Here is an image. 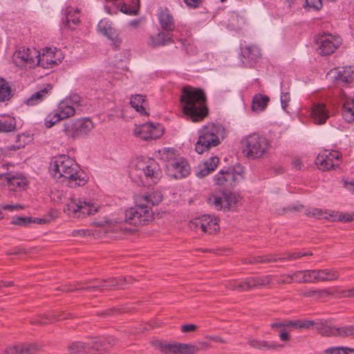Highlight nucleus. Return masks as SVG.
<instances>
[{"label":"nucleus","mask_w":354,"mask_h":354,"mask_svg":"<svg viewBox=\"0 0 354 354\" xmlns=\"http://www.w3.org/2000/svg\"><path fill=\"white\" fill-rule=\"evenodd\" d=\"M241 174L235 172L233 169L221 170L214 178V184L223 187L225 190L232 189L236 185V182L242 179Z\"/></svg>","instance_id":"nucleus-14"},{"label":"nucleus","mask_w":354,"mask_h":354,"mask_svg":"<svg viewBox=\"0 0 354 354\" xmlns=\"http://www.w3.org/2000/svg\"><path fill=\"white\" fill-rule=\"evenodd\" d=\"M306 6L309 8L318 10L322 8V3L321 0H306Z\"/></svg>","instance_id":"nucleus-58"},{"label":"nucleus","mask_w":354,"mask_h":354,"mask_svg":"<svg viewBox=\"0 0 354 354\" xmlns=\"http://www.w3.org/2000/svg\"><path fill=\"white\" fill-rule=\"evenodd\" d=\"M330 214H333V218L330 219L333 221H339L342 222H350L353 220V217L349 214L339 213L335 212H331Z\"/></svg>","instance_id":"nucleus-51"},{"label":"nucleus","mask_w":354,"mask_h":354,"mask_svg":"<svg viewBox=\"0 0 354 354\" xmlns=\"http://www.w3.org/2000/svg\"><path fill=\"white\" fill-rule=\"evenodd\" d=\"M167 32H159L154 37H151L148 43L149 46L153 48L165 46L169 43H172V36Z\"/></svg>","instance_id":"nucleus-28"},{"label":"nucleus","mask_w":354,"mask_h":354,"mask_svg":"<svg viewBox=\"0 0 354 354\" xmlns=\"http://www.w3.org/2000/svg\"><path fill=\"white\" fill-rule=\"evenodd\" d=\"M204 91L187 86L183 88L180 96L183 113L194 122L202 121L208 114Z\"/></svg>","instance_id":"nucleus-2"},{"label":"nucleus","mask_w":354,"mask_h":354,"mask_svg":"<svg viewBox=\"0 0 354 354\" xmlns=\"http://www.w3.org/2000/svg\"><path fill=\"white\" fill-rule=\"evenodd\" d=\"M295 282L301 283H315L314 270H297L293 272Z\"/></svg>","instance_id":"nucleus-29"},{"label":"nucleus","mask_w":354,"mask_h":354,"mask_svg":"<svg viewBox=\"0 0 354 354\" xmlns=\"http://www.w3.org/2000/svg\"><path fill=\"white\" fill-rule=\"evenodd\" d=\"M54 319H56V315L50 316L46 313L32 317L30 323L32 325L44 326L54 322Z\"/></svg>","instance_id":"nucleus-38"},{"label":"nucleus","mask_w":354,"mask_h":354,"mask_svg":"<svg viewBox=\"0 0 354 354\" xmlns=\"http://www.w3.org/2000/svg\"><path fill=\"white\" fill-rule=\"evenodd\" d=\"M50 170L55 178H62L71 187L83 186L87 182L85 174L76 162L65 155L55 158L50 164Z\"/></svg>","instance_id":"nucleus-3"},{"label":"nucleus","mask_w":354,"mask_h":354,"mask_svg":"<svg viewBox=\"0 0 354 354\" xmlns=\"http://www.w3.org/2000/svg\"><path fill=\"white\" fill-rule=\"evenodd\" d=\"M337 337H348L354 335V325L337 327Z\"/></svg>","instance_id":"nucleus-47"},{"label":"nucleus","mask_w":354,"mask_h":354,"mask_svg":"<svg viewBox=\"0 0 354 354\" xmlns=\"http://www.w3.org/2000/svg\"><path fill=\"white\" fill-rule=\"evenodd\" d=\"M145 103V96L142 95H133L130 101L131 106L134 108L138 112H140L142 115H147L148 113L145 111L144 108Z\"/></svg>","instance_id":"nucleus-40"},{"label":"nucleus","mask_w":354,"mask_h":354,"mask_svg":"<svg viewBox=\"0 0 354 354\" xmlns=\"http://www.w3.org/2000/svg\"><path fill=\"white\" fill-rule=\"evenodd\" d=\"M178 346V354H196L199 348L192 344H179Z\"/></svg>","instance_id":"nucleus-49"},{"label":"nucleus","mask_w":354,"mask_h":354,"mask_svg":"<svg viewBox=\"0 0 354 354\" xmlns=\"http://www.w3.org/2000/svg\"><path fill=\"white\" fill-rule=\"evenodd\" d=\"M219 162L217 156H213L207 161L204 162L203 165L199 166V171L196 173V176L203 178L208 175L211 171H214Z\"/></svg>","instance_id":"nucleus-27"},{"label":"nucleus","mask_w":354,"mask_h":354,"mask_svg":"<svg viewBox=\"0 0 354 354\" xmlns=\"http://www.w3.org/2000/svg\"><path fill=\"white\" fill-rule=\"evenodd\" d=\"M311 117L315 124H324L329 118L328 111L326 105L322 103L314 104L312 108Z\"/></svg>","instance_id":"nucleus-22"},{"label":"nucleus","mask_w":354,"mask_h":354,"mask_svg":"<svg viewBox=\"0 0 354 354\" xmlns=\"http://www.w3.org/2000/svg\"><path fill=\"white\" fill-rule=\"evenodd\" d=\"M156 347H158L163 354H178V344H171L156 341L153 343Z\"/></svg>","instance_id":"nucleus-41"},{"label":"nucleus","mask_w":354,"mask_h":354,"mask_svg":"<svg viewBox=\"0 0 354 354\" xmlns=\"http://www.w3.org/2000/svg\"><path fill=\"white\" fill-rule=\"evenodd\" d=\"M248 344L251 346L257 349H274L278 347L275 344H270L267 341L251 339L248 341Z\"/></svg>","instance_id":"nucleus-43"},{"label":"nucleus","mask_w":354,"mask_h":354,"mask_svg":"<svg viewBox=\"0 0 354 354\" xmlns=\"http://www.w3.org/2000/svg\"><path fill=\"white\" fill-rule=\"evenodd\" d=\"M245 263L254 264L257 263H266L278 261L276 254H266L263 256L250 257L245 259L243 261Z\"/></svg>","instance_id":"nucleus-36"},{"label":"nucleus","mask_w":354,"mask_h":354,"mask_svg":"<svg viewBox=\"0 0 354 354\" xmlns=\"http://www.w3.org/2000/svg\"><path fill=\"white\" fill-rule=\"evenodd\" d=\"M243 153L248 158L257 159L266 153L268 147V140L257 133H252L241 140Z\"/></svg>","instance_id":"nucleus-6"},{"label":"nucleus","mask_w":354,"mask_h":354,"mask_svg":"<svg viewBox=\"0 0 354 354\" xmlns=\"http://www.w3.org/2000/svg\"><path fill=\"white\" fill-rule=\"evenodd\" d=\"M12 95V91L8 82L0 78V102L8 100Z\"/></svg>","instance_id":"nucleus-44"},{"label":"nucleus","mask_w":354,"mask_h":354,"mask_svg":"<svg viewBox=\"0 0 354 354\" xmlns=\"http://www.w3.org/2000/svg\"><path fill=\"white\" fill-rule=\"evenodd\" d=\"M75 109L72 106L66 105V103L62 102L58 106L57 111L55 112L62 120L73 116L75 114Z\"/></svg>","instance_id":"nucleus-42"},{"label":"nucleus","mask_w":354,"mask_h":354,"mask_svg":"<svg viewBox=\"0 0 354 354\" xmlns=\"http://www.w3.org/2000/svg\"><path fill=\"white\" fill-rule=\"evenodd\" d=\"M242 55L251 62H256L261 57L260 50L255 46H245L242 50Z\"/></svg>","instance_id":"nucleus-37"},{"label":"nucleus","mask_w":354,"mask_h":354,"mask_svg":"<svg viewBox=\"0 0 354 354\" xmlns=\"http://www.w3.org/2000/svg\"><path fill=\"white\" fill-rule=\"evenodd\" d=\"M52 88L53 86L51 84H47L45 88L35 92L26 100L27 105L34 106L42 102Z\"/></svg>","instance_id":"nucleus-30"},{"label":"nucleus","mask_w":354,"mask_h":354,"mask_svg":"<svg viewBox=\"0 0 354 354\" xmlns=\"http://www.w3.org/2000/svg\"><path fill=\"white\" fill-rule=\"evenodd\" d=\"M290 101V96L288 93H282L281 95V103L282 109L286 111V108L288 105L289 102Z\"/></svg>","instance_id":"nucleus-59"},{"label":"nucleus","mask_w":354,"mask_h":354,"mask_svg":"<svg viewBox=\"0 0 354 354\" xmlns=\"http://www.w3.org/2000/svg\"><path fill=\"white\" fill-rule=\"evenodd\" d=\"M274 278L273 275H263L260 277H251L246 279L248 288H261L270 285Z\"/></svg>","instance_id":"nucleus-26"},{"label":"nucleus","mask_w":354,"mask_h":354,"mask_svg":"<svg viewBox=\"0 0 354 354\" xmlns=\"http://www.w3.org/2000/svg\"><path fill=\"white\" fill-rule=\"evenodd\" d=\"M32 222H37V223H41V219L37 218L32 220L31 217L28 216H17L12 218V221L11 222L12 224L17 225L20 226H26L28 224L32 223Z\"/></svg>","instance_id":"nucleus-45"},{"label":"nucleus","mask_w":354,"mask_h":354,"mask_svg":"<svg viewBox=\"0 0 354 354\" xmlns=\"http://www.w3.org/2000/svg\"><path fill=\"white\" fill-rule=\"evenodd\" d=\"M285 327V322L284 320L277 319L275 322L270 324V328L273 330H279Z\"/></svg>","instance_id":"nucleus-61"},{"label":"nucleus","mask_w":354,"mask_h":354,"mask_svg":"<svg viewBox=\"0 0 354 354\" xmlns=\"http://www.w3.org/2000/svg\"><path fill=\"white\" fill-rule=\"evenodd\" d=\"M307 215L309 216H315L318 218L326 219H330V218L333 217V214H330V212H324L322 209L317 208H313L311 210H309Z\"/></svg>","instance_id":"nucleus-48"},{"label":"nucleus","mask_w":354,"mask_h":354,"mask_svg":"<svg viewBox=\"0 0 354 354\" xmlns=\"http://www.w3.org/2000/svg\"><path fill=\"white\" fill-rule=\"evenodd\" d=\"M64 211L71 218H83L97 212V207L91 201L73 196L66 204Z\"/></svg>","instance_id":"nucleus-7"},{"label":"nucleus","mask_w":354,"mask_h":354,"mask_svg":"<svg viewBox=\"0 0 354 354\" xmlns=\"http://www.w3.org/2000/svg\"><path fill=\"white\" fill-rule=\"evenodd\" d=\"M160 153L161 160L165 162L166 169L169 167L174 168V165H176V161L179 157L177 154V151L174 148L164 149Z\"/></svg>","instance_id":"nucleus-31"},{"label":"nucleus","mask_w":354,"mask_h":354,"mask_svg":"<svg viewBox=\"0 0 354 354\" xmlns=\"http://www.w3.org/2000/svg\"><path fill=\"white\" fill-rule=\"evenodd\" d=\"M337 354H354V348L348 347H339Z\"/></svg>","instance_id":"nucleus-64"},{"label":"nucleus","mask_w":354,"mask_h":354,"mask_svg":"<svg viewBox=\"0 0 354 354\" xmlns=\"http://www.w3.org/2000/svg\"><path fill=\"white\" fill-rule=\"evenodd\" d=\"M342 157L340 152L332 151L328 152L325 151L317 156L315 160V164L320 170L328 171L336 169L339 167V161Z\"/></svg>","instance_id":"nucleus-12"},{"label":"nucleus","mask_w":354,"mask_h":354,"mask_svg":"<svg viewBox=\"0 0 354 354\" xmlns=\"http://www.w3.org/2000/svg\"><path fill=\"white\" fill-rule=\"evenodd\" d=\"M354 68L352 66L337 67L329 71L326 75L328 80L337 85L346 84L353 82Z\"/></svg>","instance_id":"nucleus-15"},{"label":"nucleus","mask_w":354,"mask_h":354,"mask_svg":"<svg viewBox=\"0 0 354 354\" xmlns=\"http://www.w3.org/2000/svg\"><path fill=\"white\" fill-rule=\"evenodd\" d=\"M97 31L112 41V46L115 49H118L120 46L122 40L118 36V31L112 26L111 21L106 19L100 20L97 24Z\"/></svg>","instance_id":"nucleus-18"},{"label":"nucleus","mask_w":354,"mask_h":354,"mask_svg":"<svg viewBox=\"0 0 354 354\" xmlns=\"http://www.w3.org/2000/svg\"><path fill=\"white\" fill-rule=\"evenodd\" d=\"M176 163V164L174 165L173 169L169 167L166 169L167 175L175 179L182 178L187 176L190 170L188 162L184 158L180 157L177 159Z\"/></svg>","instance_id":"nucleus-20"},{"label":"nucleus","mask_w":354,"mask_h":354,"mask_svg":"<svg viewBox=\"0 0 354 354\" xmlns=\"http://www.w3.org/2000/svg\"><path fill=\"white\" fill-rule=\"evenodd\" d=\"M132 280L131 277H118V278H110L104 279L102 283L97 286H86V287H79L74 289H70L68 286H64L62 290L65 292H72L79 290H86L89 292L93 291H102L105 288H112L114 287H122L129 281Z\"/></svg>","instance_id":"nucleus-10"},{"label":"nucleus","mask_w":354,"mask_h":354,"mask_svg":"<svg viewBox=\"0 0 354 354\" xmlns=\"http://www.w3.org/2000/svg\"><path fill=\"white\" fill-rule=\"evenodd\" d=\"M94 127L93 123L88 118H81L64 122L62 131L72 140L87 135Z\"/></svg>","instance_id":"nucleus-8"},{"label":"nucleus","mask_w":354,"mask_h":354,"mask_svg":"<svg viewBox=\"0 0 354 354\" xmlns=\"http://www.w3.org/2000/svg\"><path fill=\"white\" fill-rule=\"evenodd\" d=\"M315 282L331 281L338 279L339 273L335 268L314 270Z\"/></svg>","instance_id":"nucleus-24"},{"label":"nucleus","mask_w":354,"mask_h":354,"mask_svg":"<svg viewBox=\"0 0 354 354\" xmlns=\"http://www.w3.org/2000/svg\"><path fill=\"white\" fill-rule=\"evenodd\" d=\"M270 101V97L262 94H256L252 99L251 109L256 113L264 111Z\"/></svg>","instance_id":"nucleus-32"},{"label":"nucleus","mask_w":354,"mask_h":354,"mask_svg":"<svg viewBox=\"0 0 354 354\" xmlns=\"http://www.w3.org/2000/svg\"><path fill=\"white\" fill-rule=\"evenodd\" d=\"M22 351L21 343H17L6 346L3 353L5 354H22Z\"/></svg>","instance_id":"nucleus-53"},{"label":"nucleus","mask_w":354,"mask_h":354,"mask_svg":"<svg viewBox=\"0 0 354 354\" xmlns=\"http://www.w3.org/2000/svg\"><path fill=\"white\" fill-rule=\"evenodd\" d=\"M329 292L327 290H309L307 291L301 292V295L304 297H312L314 296H317L319 298L321 297L323 295H328Z\"/></svg>","instance_id":"nucleus-52"},{"label":"nucleus","mask_w":354,"mask_h":354,"mask_svg":"<svg viewBox=\"0 0 354 354\" xmlns=\"http://www.w3.org/2000/svg\"><path fill=\"white\" fill-rule=\"evenodd\" d=\"M317 50L321 55H329L334 53L340 44L338 39L331 35L319 36L316 39Z\"/></svg>","instance_id":"nucleus-17"},{"label":"nucleus","mask_w":354,"mask_h":354,"mask_svg":"<svg viewBox=\"0 0 354 354\" xmlns=\"http://www.w3.org/2000/svg\"><path fill=\"white\" fill-rule=\"evenodd\" d=\"M162 200L159 191H153L136 198V205L124 212V221L133 225H144L153 218L152 207L158 205Z\"/></svg>","instance_id":"nucleus-1"},{"label":"nucleus","mask_w":354,"mask_h":354,"mask_svg":"<svg viewBox=\"0 0 354 354\" xmlns=\"http://www.w3.org/2000/svg\"><path fill=\"white\" fill-rule=\"evenodd\" d=\"M158 21L162 30L167 32H172L174 30V19L169 9L164 8L160 10Z\"/></svg>","instance_id":"nucleus-23"},{"label":"nucleus","mask_w":354,"mask_h":354,"mask_svg":"<svg viewBox=\"0 0 354 354\" xmlns=\"http://www.w3.org/2000/svg\"><path fill=\"white\" fill-rule=\"evenodd\" d=\"M60 120H62L56 113H51L45 119V125L47 128H50Z\"/></svg>","instance_id":"nucleus-55"},{"label":"nucleus","mask_w":354,"mask_h":354,"mask_svg":"<svg viewBox=\"0 0 354 354\" xmlns=\"http://www.w3.org/2000/svg\"><path fill=\"white\" fill-rule=\"evenodd\" d=\"M340 295L343 297H354V287L348 290H342Z\"/></svg>","instance_id":"nucleus-63"},{"label":"nucleus","mask_w":354,"mask_h":354,"mask_svg":"<svg viewBox=\"0 0 354 354\" xmlns=\"http://www.w3.org/2000/svg\"><path fill=\"white\" fill-rule=\"evenodd\" d=\"M189 226L192 230H197L198 229H201L203 231L205 226L203 216L199 218H195L191 221L189 223Z\"/></svg>","instance_id":"nucleus-56"},{"label":"nucleus","mask_w":354,"mask_h":354,"mask_svg":"<svg viewBox=\"0 0 354 354\" xmlns=\"http://www.w3.org/2000/svg\"><path fill=\"white\" fill-rule=\"evenodd\" d=\"M60 120H62L56 113H51L45 119V125L47 128H50Z\"/></svg>","instance_id":"nucleus-54"},{"label":"nucleus","mask_w":354,"mask_h":354,"mask_svg":"<svg viewBox=\"0 0 354 354\" xmlns=\"http://www.w3.org/2000/svg\"><path fill=\"white\" fill-rule=\"evenodd\" d=\"M38 51L35 49L22 48L16 51L12 56L13 63L19 67L36 66Z\"/></svg>","instance_id":"nucleus-13"},{"label":"nucleus","mask_w":354,"mask_h":354,"mask_svg":"<svg viewBox=\"0 0 354 354\" xmlns=\"http://www.w3.org/2000/svg\"><path fill=\"white\" fill-rule=\"evenodd\" d=\"M223 128L219 124H208L198 131V139L195 145V150L202 154L209 150L212 147L220 144L218 135L222 132Z\"/></svg>","instance_id":"nucleus-5"},{"label":"nucleus","mask_w":354,"mask_h":354,"mask_svg":"<svg viewBox=\"0 0 354 354\" xmlns=\"http://www.w3.org/2000/svg\"><path fill=\"white\" fill-rule=\"evenodd\" d=\"M223 192V196L215 194L210 195L207 198L209 205L214 206L218 210H234L239 201V196L231 192Z\"/></svg>","instance_id":"nucleus-9"},{"label":"nucleus","mask_w":354,"mask_h":354,"mask_svg":"<svg viewBox=\"0 0 354 354\" xmlns=\"http://www.w3.org/2000/svg\"><path fill=\"white\" fill-rule=\"evenodd\" d=\"M66 349L69 354L95 353V350H97L93 344V337L88 338L85 342H71L67 345Z\"/></svg>","instance_id":"nucleus-19"},{"label":"nucleus","mask_w":354,"mask_h":354,"mask_svg":"<svg viewBox=\"0 0 354 354\" xmlns=\"http://www.w3.org/2000/svg\"><path fill=\"white\" fill-rule=\"evenodd\" d=\"M197 326L195 324H184L181 326V331L183 333H189L196 330Z\"/></svg>","instance_id":"nucleus-62"},{"label":"nucleus","mask_w":354,"mask_h":354,"mask_svg":"<svg viewBox=\"0 0 354 354\" xmlns=\"http://www.w3.org/2000/svg\"><path fill=\"white\" fill-rule=\"evenodd\" d=\"M71 22L73 25H77L80 22L79 20V15L77 12H68L66 16L65 17V19L63 20V24L65 26L68 27V28H73L71 26Z\"/></svg>","instance_id":"nucleus-46"},{"label":"nucleus","mask_w":354,"mask_h":354,"mask_svg":"<svg viewBox=\"0 0 354 354\" xmlns=\"http://www.w3.org/2000/svg\"><path fill=\"white\" fill-rule=\"evenodd\" d=\"M57 54L60 56L59 50H53L50 48H46L42 50V53L38 52L36 66L44 68H51L62 62V57H57Z\"/></svg>","instance_id":"nucleus-16"},{"label":"nucleus","mask_w":354,"mask_h":354,"mask_svg":"<svg viewBox=\"0 0 354 354\" xmlns=\"http://www.w3.org/2000/svg\"><path fill=\"white\" fill-rule=\"evenodd\" d=\"M0 180H5L9 190L18 191L26 186V180L19 174L7 173L0 175Z\"/></svg>","instance_id":"nucleus-21"},{"label":"nucleus","mask_w":354,"mask_h":354,"mask_svg":"<svg viewBox=\"0 0 354 354\" xmlns=\"http://www.w3.org/2000/svg\"><path fill=\"white\" fill-rule=\"evenodd\" d=\"M292 282H295L293 273L292 274H282L277 280L279 284H290Z\"/></svg>","instance_id":"nucleus-57"},{"label":"nucleus","mask_w":354,"mask_h":354,"mask_svg":"<svg viewBox=\"0 0 354 354\" xmlns=\"http://www.w3.org/2000/svg\"><path fill=\"white\" fill-rule=\"evenodd\" d=\"M343 118L348 122L354 121V98L346 97L342 109Z\"/></svg>","instance_id":"nucleus-33"},{"label":"nucleus","mask_w":354,"mask_h":354,"mask_svg":"<svg viewBox=\"0 0 354 354\" xmlns=\"http://www.w3.org/2000/svg\"><path fill=\"white\" fill-rule=\"evenodd\" d=\"M93 338L95 347L97 348L95 350L97 354H103L107 352L116 342V339L113 337H94Z\"/></svg>","instance_id":"nucleus-25"},{"label":"nucleus","mask_w":354,"mask_h":354,"mask_svg":"<svg viewBox=\"0 0 354 354\" xmlns=\"http://www.w3.org/2000/svg\"><path fill=\"white\" fill-rule=\"evenodd\" d=\"M315 329L322 336L337 337V327L328 325L326 323L317 322L315 324Z\"/></svg>","instance_id":"nucleus-35"},{"label":"nucleus","mask_w":354,"mask_h":354,"mask_svg":"<svg viewBox=\"0 0 354 354\" xmlns=\"http://www.w3.org/2000/svg\"><path fill=\"white\" fill-rule=\"evenodd\" d=\"M133 133L134 135L142 140H154L162 136L164 133V128L158 123L146 122L136 127L133 130Z\"/></svg>","instance_id":"nucleus-11"},{"label":"nucleus","mask_w":354,"mask_h":354,"mask_svg":"<svg viewBox=\"0 0 354 354\" xmlns=\"http://www.w3.org/2000/svg\"><path fill=\"white\" fill-rule=\"evenodd\" d=\"M23 347L22 354H37L40 346L37 343H21Z\"/></svg>","instance_id":"nucleus-50"},{"label":"nucleus","mask_w":354,"mask_h":354,"mask_svg":"<svg viewBox=\"0 0 354 354\" xmlns=\"http://www.w3.org/2000/svg\"><path fill=\"white\" fill-rule=\"evenodd\" d=\"M203 218L205 224L203 232L211 234L218 230V220L216 218H213L209 215H203Z\"/></svg>","instance_id":"nucleus-34"},{"label":"nucleus","mask_w":354,"mask_h":354,"mask_svg":"<svg viewBox=\"0 0 354 354\" xmlns=\"http://www.w3.org/2000/svg\"><path fill=\"white\" fill-rule=\"evenodd\" d=\"M133 181L142 186L156 184L162 176V172L157 162L153 160L144 161L137 159L129 171Z\"/></svg>","instance_id":"nucleus-4"},{"label":"nucleus","mask_w":354,"mask_h":354,"mask_svg":"<svg viewBox=\"0 0 354 354\" xmlns=\"http://www.w3.org/2000/svg\"><path fill=\"white\" fill-rule=\"evenodd\" d=\"M1 208L4 210L10 212L18 211L19 209H23V206L20 205H2Z\"/></svg>","instance_id":"nucleus-60"},{"label":"nucleus","mask_w":354,"mask_h":354,"mask_svg":"<svg viewBox=\"0 0 354 354\" xmlns=\"http://www.w3.org/2000/svg\"><path fill=\"white\" fill-rule=\"evenodd\" d=\"M16 129V120L13 117H6L0 120V133H9Z\"/></svg>","instance_id":"nucleus-39"}]
</instances>
